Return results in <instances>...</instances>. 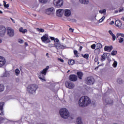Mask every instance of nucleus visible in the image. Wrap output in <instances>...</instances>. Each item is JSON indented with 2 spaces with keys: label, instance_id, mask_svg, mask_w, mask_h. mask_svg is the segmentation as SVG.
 Instances as JSON below:
<instances>
[{
  "label": "nucleus",
  "instance_id": "e433bc0d",
  "mask_svg": "<svg viewBox=\"0 0 124 124\" xmlns=\"http://www.w3.org/2000/svg\"><path fill=\"white\" fill-rule=\"evenodd\" d=\"M117 65H118V62H117V61H114L113 63V67H117Z\"/></svg>",
  "mask_w": 124,
  "mask_h": 124
},
{
  "label": "nucleus",
  "instance_id": "f257e3e1",
  "mask_svg": "<svg viewBox=\"0 0 124 124\" xmlns=\"http://www.w3.org/2000/svg\"><path fill=\"white\" fill-rule=\"evenodd\" d=\"M92 103L91 99L87 96H83L79 99L78 101V105L79 107L84 108V107H87L88 105H90Z\"/></svg>",
  "mask_w": 124,
  "mask_h": 124
},
{
  "label": "nucleus",
  "instance_id": "3c124183",
  "mask_svg": "<svg viewBox=\"0 0 124 124\" xmlns=\"http://www.w3.org/2000/svg\"><path fill=\"white\" fill-rule=\"evenodd\" d=\"M4 7H5V8H7L9 7V4H6V5L4 6Z\"/></svg>",
  "mask_w": 124,
  "mask_h": 124
},
{
  "label": "nucleus",
  "instance_id": "4c0bfd02",
  "mask_svg": "<svg viewBox=\"0 0 124 124\" xmlns=\"http://www.w3.org/2000/svg\"><path fill=\"white\" fill-rule=\"evenodd\" d=\"M124 39L122 37H120L119 39V42L120 43H123V42H124Z\"/></svg>",
  "mask_w": 124,
  "mask_h": 124
},
{
  "label": "nucleus",
  "instance_id": "338daca9",
  "mask_svg": "<svg viewBox=\"0 0 124 124\" xmlns=\"http://www.w3.org/2000/svg\"><path fill=\"white\" fill-rule=\"evenodd\" d=\"M2 13H2V11H1L0 10V14H2Z\"/></svg>",
  "mask_w": 124,
  "mask_h": 124
},
{
  "label": "nucleus",
  "instance_id": "bb28decb",
  "mask_svg": "<svg viewBox=\"0 0 124 124\" xmlns=\"http://www.w3.org/2000/svg\"><path fill=\"white\" fill-rule=\"evenodd\" d=\"M36 31L39 32H44L45 30L42 28H37Z\"/></svg>",
  "mask_w": 124,
  "mask_h": 124
},
{
  "label": "nucleus",
  "instance_id": "bf43d9fd",
  "mask_svg": "<svg viewBox=\"0 0 124 124\" xmlns=\"http://www.w3.org/2000/svg\"><path fill=\"white\" fill-rule=\"evenodd\" d=\"M11 20H12V21L13 22V23H15V20H14V19H13L12 18H11Z\"/></svg>",
  "mask_w": 124,
  "mask_h": 124
},
{
  "label": "nucleus",
  "instance_id": "20e7f679",
  "mask_svg": "<svg viewBox=\"0 0 124 124\" xmlns=\"http://www.w3.org/2000/svg\"><path fill=\"white\" fill-rule=\"evenodd\" d=\"M85 84L88 85V86H93L95 82V79H94V78H93V77L89 76L85 78Z\"/></svg>",
  "mask_w": 124,
  "mask_h": 124
},
{
  "label": "nucleus",
  "instance_id": "f704fd0d",
  "mask_svg": "<svg viewBox=\"0 0 124 124\" xmlns=\"http://www.w3.org/2000/svg\"><path fill=\"white\" fill-rule=\"evenodd\" d=\"M105 60H106V58L105 57V56L102 55L101 59V62H104V61H105Z\"/></svg>",
  "mask_w": 124,
  "mask_h": 124
},
{
  "label": "nucleus",
  "instance_id": "6e6d98bb",
  "mask_svg": "<svg viewBox=\"0 0 124 124\" xmlns=\"http://www.w3.org/2000/svg\"><path fill=\"white\" fill-rule=\"evenodd\" d=\"M69 31H72V32H73L74 31V29H73L72 28H69Z\"/></svg>",
  "mask_w": 124,
  "mask_h": 124
},
{
  "label": "nucleus",
  "instance_id": "7ed1b4c3",
  "mask_svg": "<svg viewBox=\"0 0 124 124\" xmlns=\"http://www.w3.org/2000/svg\"><path fill=\"white\" fill-rule=\"evenodd\" d=\"M60 114L63 119H67L69 117V112L65 108H61L60 110Z\"/></svg>",
  "mask_w": 124,
  "mask_h": 124
},
{
  "label": "nucleus",
  "instance_id": "393cba45",
  "mask_svg": "<svg viewBox=\"0 0 124 124\" xmlns=\"http://www.w3.org/2000/svg\"><path fill=\"white\" fill-rule=\"evenodd\" d=\"M76 122L78 124H83V122H82V118H81V117H78L77 119Z\"/></svg>",
  "mask_w": 124,
  "mask_h": 124
},
{
  "label": "nucleus",
  "instance_id": "6e6552de",
  "mask_svg": "<svg viewBox=\"0 0 124 124\" xmlns=\"http://www.w3.org/2000/svg\"><path fill=\"white\" fill-rule=\"evenodd\" d=\"M6 33V28L4 26H0V36L1 37H3L5 34Z\"/></svg>",
  "mask_w": 124,
  "mask_h": 124
},
{
  "label": "nucleus",
  "instance_id": "dca6fc26",
  "mask_svg": "<svg viewBox=\"0 0 124 124\" xmlns=\"http://www.w3.org/2000/svg\"><path fill=\"white\" fill-rule=\"evenodd\" d=\"M63 12H64V10L62 9L58 10L56 12L57 16H58V17H62V16Z\"/></svg>",
  "mask_w": 124,
  "mask_h": 124
},
{
  "label": "nucleus",
  "instance_id": "4d7b16f0",
  "mask_svg": "<svg viewBox=\"0 0 124 124\" xmlns=\"http://www.w3.org/2000/svg\"><path fill=\"white\" fill-rule=\"evenodd\" d=\"M113 24H114V21H111L109 23L110 25H113Z\"/></svg>",
  "mask_w": 124,
  "mask_h": 124
},
{
  "label": "nucleus",
  "instance_id": "49530a36",
  "mask_svg": "<svg viewBox=\"0 0 124 124\" xmlns=\"http://www.w3.org/2000/svg\"><path fill=\"white\" fill-rule=\"evenodd\" d=\"M122 11H124V8L120 7L119 9V12H122Z\"/></svg>",
  "mask_w": 124,
  "mask_h": 124
},
{
  "label": "nucleus",
  "instance_id": "13d9d810",
  "mask_svg": "<svg viewBox=\"0 0 124 124\" xmlns=\"http://www.w3.org/2000/svg\"><path fill=\"white\" fill-rule=\"evenodd\" d=\"M3 120H4V118L2 117H0V121H3Z\"/></svg>",
  "mask_w": 124,
  "mask_h": 124
},
{
  "label": "nucleus",
  "instance_id": "ea45409f",
  "mask_svg": "<svg viewBox=\"0 0 124 124\" xmlns=\"http://www.w3.org/2000/svg\"><path fill=\"white\" fill-rule=\"evenodd\" d=\"M18 43H20V44H22V43H24V40L22 39H19Z\"/></svg>",
  "mask_w": 124,
  "mask_h": 124
},
{
  "label": "nucleus",
  "instance_id": "79ce46f5",
  "mask_svg": "<svg viewBox=\"0 0 124 124\" xmlns=\"http://www.w3.org/2000/svg\"><path fill=\"white\" fill-rule=\"evenodd\" d=\"M94 62H98V57L96 56L94 59Z\"/></svg>",
  "mask_w": 124,
  "mask_h": 124
},
{
  "label": "nucleus",
  "instance_id": "58836bf2",
  "mask_svg": "<svg viewBox=\"0 0 124 124\" xmlns=\"http://www.w3.org/2000/svg\"><path fill=\"white\" fill-rule=\"evenodd\" d=\"M112 37V40L113 41H115V40H116V35L114 34L111 35Z\"/></svg>",
  "mask_w": 124,
  "mask_h": 124
},
{
  "label": "nucleus",
  "instance_id": "423d86ee",
  "mask_svg": "<svg viewBox=\"0 0 124 124\" xmlns=\"http://www.w3.org/2000/svg\"><path fill=\"white\" fill-rule=\"evenodd\" d=\"M65 86L66 88H67V89H70V90H73L74 88H75V84H74V83L67 81L65 83Z\"/></svg>",
  "mask_w": 124,
  "mask_h": 124
},
{
  "label": "nucleus",
  "instance_id": "f8f14e48",
  "mask_svg": "<svg viewBox=\"0 0 124 124\" xmlns=\"http://www.w3.org/2000/svg\"><path fill=\"white\" fill-rule=\"evenodd\" d=\"M7 33L9 36L10 37H12V36H14V30L11 29L10 28H8L7 29Z\"/></svg>",
  "mask_w": 124,
  "mask_h": 124
},
{
  "label": "nucleus",
  "instance_id": "b1692460",
  "mask_svg": "<svg viewBox=\"0 0 124 124\" xmlns=\"http://www.w3.org/2000/svg\"><path fill=\"white\" fill-rule=\"evenodd\" d=\"M68 63L69 65H73V64H74V63H75V61H74V60H69L68 61Z\"/></svg>",
  "mask_w": 124,
  "mask_h": 124
},
{
  "label": "nucleus",
  "instance_id": "864d4df0",
  "mask_svg": "<svg viewBox=\"0 0 124 124\" xmlns=\"http://www.w3.org/2000/svg\"><path fill=\"white\" fill-rule=\"evenodd\" d=\"M51 40H55V37H50Z\"/></svg>",
  "mask_w": 124,
  "mask_h": 124
},
{
  "label": "nucleus",
  "instance_id": "a878e982",
  "mask_svg": "<svg viewBox=\"0 0 124 124\" xmlns=\"http://www.w3.org/2000/svg\"><path fill=\"white\" fill-rule=\"evenodd\" d=\"M79 2L82 3V4H88L89 0H79Z\"/></svg>",
  "mask_w": 124,
  "mask_h": 124
},
{
  "label": "nucleus",
  "instance_id": "774afa93",
  "mask_svg": "<svg viewBox=\"0 0 124 124\" xmlns=\"http://www.w3.org/2000/svg\"><path fill=\"white\" fill-rule=\"evenodd\" d=\"M122 20H123V21H124V17L123 18H122Z\"/></svg>",
  "mask_w": 124,
  "mask_h": 124
},
{
  "label": "nucleus",
  "instance_id": "a18cd8bd",
  "mask_svg": "<svg viewBox=\"0 0 124 124\" xmlns=\"http://www.w3.org/2000/svg\"><path fill=\"white\" fill-rule=\"evenodd\" d=\"M119 36H121V33H117L116 34V37H117V38H118Z\"/></svg>",
  "mask_w": 124,
  "mask_h": 124
},
{
  "label": "nucleus",
  "instance_id": "37998d69",
  "mask_svg": "<svg viewBox=\"0 0 124 124\" xmlns=\"http://www.w3.org/2000/svg\"><path fill=\"white\" fill-rule=\"evenodd\" d=\"M108 33L111 35V36L114 35V33H113V32H112V31L109 30L108 31Z\"/></svg>",
  "mask_w": 124,
  "mask_h": 124
},
{
  "label": "nucleus",
  "instance_id": "052dcab7",
  "mask_svg": "<svg viewBox=\"0 0 124 124\" xmlns=\"http://www.w3.org/2000/svg\"><path fill=\"white\" fill-rule=\"evenodd\" d=\"M103 19H102V18H101V19H99V23H101V22H103Z\"/></svg>",
  "mask_w": 124,
  "mask_h": 124
},
{
  "label": "nucleus",
  "instance_id": "6ab92c4d",
  "mask_svg": "<svg viewBox=\"0 0 124 124\" xmlns=\"http://www.w3.org/2000/svg\"><path fill=\"white\" fill-rule=\"evenodd\" d=\"M71 15V11L70 10L66 9L65 10L64 16L66 17H69Z\"/></svg>",
  "mask_w": 124,
  "mask_h": 124
},
{
  "label": "nucleus",
  "instance_id": "72a5a7b5",
  "mask_svg": "<svg viewBox=\"0 0 124 124\" xmlns=\"http://www.w3.org/2000/svg\"><path fill=\"white\" fill-rule=\"evenodd\" d=\"M116 54H118V52L116 51V50H113L112 52H111V55L112 56H116Z\"/></svg>",
  "mask_w": 124,
  "mask_h": 124
},
{
  "label": "nucleus",
  "instance_id": "aec40b11",
  "mask_svg": "<svg viewBox=\"0 0 124 124\" xmlns=\"http://www.w3.org/2000/svg\"><path fill=\"white\" fill-rule=\"evenodd\" d=\"M49 69V66H47L46 68L44 69L43 70H42L40 72L44 76L46 75L47 74V71Z\"/></svg>",
  "mask_w": 124,
  "mask_h": 124
},
{
  "label": "nucleus",
  "instance_id": "39448f33",
  "mask_svg": "<svg viewBox=\"0 0 124 124\" xmlns=\"http://www.w3.org/2000/svg\"><path fill=\"white\" fill-rule=\"evenodd\" d=\"M53 4L56 8H60L63 5V0H54Z\"/></svg>",
  "mask_w": 124,
  "mask_h": 124
},
{
  "label": "nucleus",
  "instance_id": "a19ab883",
  "mask_svg": "<svg viewBox=\"0 0 124 124\" xmlns=\"http://www.w3.org/2000/svg\"><path fill=\"white\" fill-rule=\"evenodd\" d=\"M95 44H93L91 46V48L92 49H93V50H94V49H95Z\"/></svg>",
  "mask_w": 124,
  "mask_h": 124
},
{
  "label": "nucleus",
  "instance_id": "e2e57ef3",
  "mask_svg": "<svg viewBox=\"0 0 124 124\" xmlns=\"http://www.w3.org/2000/svg\"><path fill=\"white\" fill-rule=\"evenodd\" d=\"M101 19H102L103 21V20H104V19H105V17L103 16Z\"/></svg>",
  "mask_w": 124,
  "mask_h": 124
},
{
  "label": "nucleus",
  "instance_id": "ddd939ff",
  "mask_svg": "<svg viewBox=\"0 0 124 124\" xmlns=\"http://www.w3.org/2000/svg\"><path fill=\"white\" fill-rule=\"evenodd\" d=\"M54 45V47H55V48H56L57 49H64L65 47L64 46H63V45H62L60 43H55Z\"/></svg>",
  "mask_w": 124,
  "mask_h": 124
},
{
  "label": "nucleus",
  "instance_id": "680f3d73",
  "mask_svg": "<svg viewBox=\"0 0 124 124\" xmlns=\"http://www.w3.org/2000/svg\"><path fill=\"white\" fill-rule=\"evenodd\" d=\"M82 48H83V46H80L79 47V51H82Z\"/></svg>",
  "mask_w": 124,
  "mask_h": 124
},
{
  "label": "nucleus",
  "instance_id": "0e129e2a",
  "mask_svg": "<svg viewBox=\"0 0 124 124\" xmlns=\"http://www.w3.org/2000/svg\"><path fill=\"white\" fill-rule=\"evenodd\" d=\"M25 45H26V46H28V43L25 42Z\"/></svg>",
  "mask_w": 124,
  "mask_h": 124
},
{
  "label": "nucleus",
  "instance_id": "c756f323",
  "mask_svg": "<svg viewBox=\"0 0 124 124\" xmlns=\"http://www.w3.org/2000/svg\"><path fill=\"white\" fill-rule=\"evenodd\" d=\"M74 54L76 57H79V55H78L79 54L78 53V51L77 50H74Z\"/></svg>",
  "mask_w": 124,
  "mask_h": 124
},
{
  "label": "nucleus",
  "instance_id": "473e14b6",
  "mask_svg": "<svg viewBox=\"0 0 124 124\" xmlns=\"http://www.w3.org/2000/svg\"><path fill=\"white\" fill-rule=\"evenodd\" d=\"M39 2H41V3H44L45 4L48 1V0H39Z\"/></svg>",
  "mask_w": 124,
  "mask_h": 124
},
{
  "label": "nucleus",
  "instance_id": "1a4fd4ad",
  "mask_svg": "<svg viewBox=\"0 0 124 124\" xmlns=\"http://www.w3.org/2000/svg\"><path fill=\"white\" fill-rule=\"evenodd\" d=\"M45 12L47 15H53L55 13V9L53 7L49 8L46 10Z\"/></svg>",
  "mask_w": 124,
  "mask_h": 124
},
{
  "label": "nucleus",
  "instance_id": "603ef678",
  "mask_svg": "<svg viewBox=\"0 0 124 124\" xmlns=\"http://www.w3.org/2000/svg\"><path fill=\"white\" fill-rule=\"evenodd\" d=\"M120 36H121V37H123V38H124V34L121 33Z\"/></svg>",
  "mask_w": 124,
  "mask_h": 124
},
{
  "label": "nucleus",
  "instance_id": "de8ad7c7",
  "mask_svg": "<svg viewBox=\"0 0 124 124\" xmlns=\"http://www.w3.org/2000/svg\"><path fill=\"white\" fill-rule=\"evenodd\" d=\"M58 61H60L61 62H64L63 59H61L60 58H58Z\"/></svg>",
  "mask_w": 124,
  "mask_h": 124
},
{
  "label": "nucleus",
  "instance_id": "9b49d317",
  "mask_svg": "<svg viewBox=\"0 0 124 124\" xmlns=\"http://www.w3.org/2000/svg\"><path fill=\"white\" fill-rule=\"evenodd\" d=\"M6 60L3 56H0V67H2L5 65Z\"/></svg>",
  "mask_w": 124,
  "mask_h": 124
},
{
  "label": "nucleus",
  "instance_id": "9d476101",
  "mask_svg": "<svg viewBox=\"0 0 124 124\" xmlns=\"http://www.w3.org/2000/svg\"><path fill=\"white\" fill-rule=\"evenodd\" d=\"M69 80L72 82H76L78 80V77L76 75L72 74L69 76Z\"/></svg>",
  "mask_w": 124,
  "mask_h": 124
},
{
  "label": "nucleus",
  "instance_id": "4468645a",
  "mask_svg": "<svg viewBox=\"0 0 124 124\" xmlns=\"http://www.w3.org/2000/svg\"><path fill=\"white\" fill-rule=\"evenodd\" d=\"M38 78L42 81V82H46V79H45V77L44 75L42 74L41 72L38 74Z\"/></svg>",
  "mask_w": 124,
  "mask_h": 124
},
{
  "label": "nucleus",
  "instance_id": "8fccbe9b",
  "mask_svg": "<svg viewBox=\"0 0 124 124\" xmlns=\"http://www.w3.org/2000/svg\"><path fill=\"white\" fill-rule=\"evenodd\" d=\"M100 65H99L98 66H97V67H96L95 68V70H97V69H98V68L99 67V66H100Z\"/></svg>",
  "mask_w": 124,
  "mask_h": 124
},
{
  "label": "nucleus",
  "instance_id": "f3484780",
  "mask_svg": "<svg viewBox=\"0 0 124 124\" xmlns=\"http://www.w3.org/2000/svg\"><path fill=\"white\" fill-rule=\"evenodd\" d=\"M104 50L107 52H111L113 50V46H106L104 47Z\"/></svg>",
  "mask_w": 124,
  "mask_h": 124
},
{
  "label": "nucleus",
  "instance_id": "a211bd4d",
  "mask_svg": "<svg viewBox=\"0 0 124 124\" xmlns=\"http://www.w3.org/2000/svg\"><path fill=\"white\" fill-rule=\"evenodd\" d=\"M77 77H78V79L79 80H82L83 78V76H84V74H83V72L81 71H78L77 73Z\"/></svg>",
  "mask_w": 124,
  "mask_h": 124
},
{
  "label": "nucleus",
  "instance_id": "0eeeda50",
  "mask_svg": "<svg viewBox=\"0 0 124 124\" xmlns=\"http://www.w3.org/2000/svg\"><path fill=\"white\" fill-rule=\"evenodd\" d=\"M41 39L42 42H44L45 43H50L51 41L48 36V34H45L42 37H41Z\"/></svg>",
  "mask_w": 124,
  "mask_h": 124
},
{
  "label": "nucleus",
  "instance_id": "cd10ccee",
  "mask_svg": "<svg viewBox=\"0 0 124 124\" xmlns=\"http://www.w3.org/2000/svg\"><path fill=\"white\" fill-rule=\"evenodd\" d=\"M4 91V86L0 84V92H3Z\"/></svg>",
  "mask_w": 124,
  "mask_h": 124
},
{
  "label": "nucleus",
  "instance_id": "2f4dec72",
  "mask_svg": "<svg viewBox=\"0 0 124 124\" xmlns=\"http://www.w3.org/2000/svg\"><path fill=\"white\" fill-rule=\"evenodd\" d=\"M117 82L119 83V84H123V83H124V81L121 78H118Z\"/></svg>",
  "mask_w": 124,
  "mask_h": 124
},
{
  "label": "nucleus",
  "instance_id": "69168bd1",
  "mask_svg": "<svg viewBox=\"0 0 124 124\" xmlns=\"http://www.w3.org/2000/svg\"><path fill=\"white\" fill-rule=\"evenodd\" d=\"M2 43V40H1V39L0 38V43Z\"/></svg>",
  "mask_w": 124,
  "mask_h": 124
},
{
  "label": "nucleus",
  "instance_id": "412c9836",
  "mask_svg": "<svg viewBox=\"0 0 124 124\" xmlns=\"http://www.w3.org/2000/svg\"><path fill=\"white\" fill-rule=\"evenodd\" d=\"M105 102L107 105L113 104V100H111V99H110V98H108L106 99Z\"/></svg>",
  "mask_w": 124,
  "mask_h": 124
},
{
  "label": "nucleus",
  "instance_id": "f03ea898",
  "mask_svg": "<svg viewBox=\"0 0 124 124\" xmlns=\"http://www.w3.org/2000/svg\"><path fill=\"white\" fill-rule=\"evenodd\" d=\"M38 89V86L36 84H30L28 86L27 92L29 93H34L36 90Z\"/></svg>",
  "mask_w": 124,
  "mask_h": 124
},
{
  "label": "nucleus",
  "instance_id": "5fc2aeb1",
  "mask_svg": "<svg viewBox=\"0 0 124 124\" xmlns=\"http://www.w3.org/2000/svg\"><path fill=\"white\" fill-rule=\"evenodd\" d=\"M3 2L4 6H5L6 5V2H5V1H3Z\"/></svg>",
  "mask_w": 124,
  "mask_h": 124
},
{
  "label": "nucleus",
  "instance_id": "c9c22d12",
  "mask_svg": "<svg viewBox=\"0 0 124 124\" xmlns=\"http://www.w3.org/2000/svg\"><path fill=\"white\" fill-rule=\"evenodd\" d=\"M99 13H101V14H103L104 13H106V9L100 10L99 11Z\"/></svg>",
  "mask_w": 124,
  "mask_h": 124
},
{
  "label": "nucleus",
  "instance_id": "2eb2a0df",
  "mask_svg": "<svg viewBox=\"0 0 124 124\" xmlns=\"http://www.w3.org/2000/svg\"><path fill=\"white\" fill-rule=\"evenodd\" d=\"M4 105V102H0V115L3 116V106Z\"/></svg>",
  "mask_w": 124,
  "mask_h": 124
},
{
  "label": "nucleus",
  "instance_id": "4be33fe9",
  "mask_svg": "<svg viewBox=\"0 0 124 124\" xmlns=\"http://www.w3.org/2000/svg\"><path fill=\"white\" fill-rule=\"evenodd\" d=\"M115 26L118 27V28H121L122 27V22L120 20H117L115 21Z\"/></svg>",
  "mask_w": 124,
  "mask_h": 124
},
{
  "label": "nucleus",
  "instance_id": "c03bdc74",
  "mask_svg": "<svg viewBox=\"0 0 124 124\" xmlns=\"http://www.w3.org/2000/svg\"><path fill=\"white\" fill-rule=\"evenodd\" d=\"M59 40L58 38L54 39V42H55V43H59Z\"/></svg>",
  "mask_w": 124,
  "mask_h": 124
},
{
  "label": "nucleus",
  "instance_id": "7c9ffc66",
  "mask_svg": "<svg viewBox=\"0 0 124 124\" xmlns=\"http://www.w3.org/2000/svg\"><path fill=\"white\" fill-rule=\"evenodd\" d=\"M82 57H83L84 59L88 60L89 59V54L87 53L82 55Z\"/></svg>",
  "mask_w": 124,
  "mask_h": 124
},
{
  "label": "nucleus",
  "instance_id": "c85d7f7f",
  "mask_svg": "<svg viewBox=\"0 0 124 124\" xmlns=\"http://www.w3.org/2000/svg\"><path fill=\"white\" fill-rule=\"evenodd\" d=\"M15 73L16 76H18V75L20 74V70H19V69H16L15 70Z\"/></svg>",
  "mask_w": 124,
  "mask_h": 124
},
{
  "label": "nucleus",
  "instance_id": "5701e85b",
  "mask_svg": "<svg viewBox=\"0 0 124 124\" xmlns=\"http://www.w3.org/2000/svg\"><path fill=\"white\" fill-rule=\"evenodd\" d=\"M20 32H22V33H25V32H28V30L27 29H24L23 27L19 29Z\"/></svg>",
  "mask_w": 124,
  "mask_h": 124
},
{
  "label": "nucleus",
  "instance_id": "09e8293b",
  "mask_svg": "<svg viewBox=\"0 0 124 124\" xmlns=\"http://www.w3.org/2000/svg\"><path fill=\"white\" fill-rule=\"evenodd\" d=\"M97 45L99 46L100 48H102V45L101 43H98Z\"/></svg>",
  "mask_w": 124,
  "mask_h": 124
}]
</instances>
